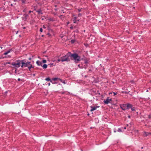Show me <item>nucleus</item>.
<instances>
[{"instance_id":"f257e3e1","label":"nucleus","mask_w":151,"mask_h":151,"mask_svg":"<svg viewBox=\"0 0 151 151\" xmlns=\"http://www.w3.org/2000/svg\"><path fill=\"white\" fill-rule=\"evenodd\" d=\"M70 59L71 60H74L76 63H78V62L81 60V56H79L77 53H71L70 52H68L64 56H62L61 57V61L62 62L64 61H67L68 62L70 61Z\"/></svg>"},{"instance_id":"f03ea898","label":"nucleus","mask_w":151,"mask_h":151,"mask_svg":"<svg viewBox=\"0 0 151 151\" xmlns=\"http://www.w3.org/2000/svg\"><path fill=\"white\" fill-rule=\"evenodd\" d=\"M21 64V60H17L15 62H13L11 64L14 66V67L17 68L20 67Z\"/></svg>"},{"instance_id":"7ed1b4c3","label":"nucleus","mask_w":151,"mask_h":151,"mask_svg":"<svg viewBox=\"0 0 151 151\" xmlns=\"http://www.w3.org/2000/svg\"><path fill=\"white\" fill-rule=\"evenodd\" d=\"M21 67L22 68L26 67L28 66L27 64L26 63V60L25 59L21 60Z\"/></svg>"},{"instance_id":"20e7f679","label":"nucleus","mask_w":151,"mask_h":151,"mask_svg":"<svg viewBox=\"0 0 151 151\" xmlns=\"http://www.w3.org/2000/svg\"><path fill=\"white\" fill-rule=\"evenodd\" d=\"M126 104H121L119 106L122 110L125 111L126 109Z\"/></svg>"},{"instance_id":"39448f33","label":"nucleus","mask_w":151,"mask_h":151,"mask_svg":"<svg viewBox=\"0 0 151 151\" xmlns=\"http://www.w3.org/2000/svg\"><path fill=\"white\" fill-rule=\"evenodd\" d=\"M36 12L37 13L38 15L42 14H43V12L41 8L38 9Z\"/></svg>"},{"instance_id":"423d86ee","label":"nucleus","mask_w":151,"mask_h":151,"mask_svg":"<svg viewBox=\"0 0 151 151\" xmlns=\"http://www.w3.org/2000/svg\"><path fill=\"white\" fill-rule=\"evenodd\" d=\"M90 107L91 108L90 110V111L91 112L93 111L94 110H95L96 109V108L98 107H99V106H98L93 107L92 106H91Z\"/></svg>"},{"instance_id":"0eeeda50","label":"nucleus","mask_w":151,"mask_h":151,"mask_svg":"<svg viewBox=\"0 0 151 151\" xmlns=\"http://www.w3.org/2000/svg\"><path fill=\"white\" fill-rule=\"evenodd\" d=\"M126 109H131L132 107V105L129 104L127 103L126 104Z\"/></svg>"},{"instance_id":"6e6552de","label":"nucleus","mask_w":151,"mask_h":151,"mask_svg":"<svg viewBox=\"0 0 151 151\" xmlns=\"http://www.w3.org/2000/svg\"><path fill=\"white\" fill-rule=\"evenodd\" d=\"M109 97H107L106 99L104 101V102L105 104H108L109 103Z\"/></svg>"},{"instance_id":"1a4fd4ad","label":"nucleus","mask_w":151,"mask_h":151,"mask_svg":"<svg viewBox=\"0 0 151 151\" xmlns=\"http://www.w3.org/2000/svg\"><path fill=\"white\" fill-rule=\"evenodd\" d=\"M36 64L38 66H42V62L40 61L39 60H37L36 61Z\"/></svg>"},{"instance_id":"9d476101","label":"nucleus","mask_w":151,"mask_h":151,"mask_svg":"<svg viewBox=\"0 0 151 151\" xmlns=\"http://www.w3.org/2000/svg\"><path fill=\"white\" fill-rule=\"evenodd\" d=\"M12 49H9L7 51L5 52L4 53V55H7L8 53H9L11 51H12Z\"/></svg>"},{"instance_id":"9b49d317","label":"nucleus","mask_w":151,"mask_h":151,"mask_svg":"<svg viewBox=\"0 0 151 151\" xmlns=\"http://www.w3.org/2000/svg\"><path fill=\"white\" fill-rule=\"evenodd\" d=\"M143 135L144 137H147L148 136V132L145 131H144L143 132Z\"/></svg>"},{"instance_id":"f8f14e48","label":"nucleus","mask_w":151,"mask_h":151,"mask_svg":"<svg viewBox=\"0 0 151 151\" xmlns=\"http://www.w3.org/2000/svg\"><path fill=\"white\" fill-rule=\"evenodd\" d=\"M33 10L35 11L36 12L38 10V6L37 5L33 6Z\"/></svg>"},{"instance_id":"ddd939ff","label":"nucleus","mask_w":151,"mask_h":151,"mask_svg":"<svg viewBox=\"0 0 151 151\" xmlns=\"http://www.w3.org/2000/svg\"><path fill=\"white\" fill-rule=\"evenodd\" d=\"M48 20V21H49V22H50V21L53 22V21H55V19L54 17H52V18H49Z\"/></svg>"},{"instance_id":"4468645a","label":"nucleus","mask_w":151,"mask_h":151,"mask_svg":"<svg viewBox=\"0 0 151 151\" xmlns=\"http://www.w3.org/2000/svg\"><path fill=\"white\" fill-rule=\"evenodd\" d=\"M42 67L43 69H45L47 68V65L44 64L43 65H42Z\"/></svg>"},{"instance_id":"2eb2a0df","label":"nucleus","mask_w":151,"mask_h":151,"mask_svg":"<svg viewBox=\"0 0 151 151\" xmlns=\"http://www.w3.org/2000/svg\"><path fill=\"white\" fill-rule=\"evenodd\" d=\"M27 67L29 69V71L31 70V68H34V67H33L32 64L30 65L29 66H28Z\"/></svg>"},{"instance_id":"dca6fc26","label":"nucleus","mask_w":151,"mask_h":151,"mask_svg":"<svg viewBox=\"0 0 151 151\" xmlns=\"http://www.w3.org/2000/svg\"><path fill=\"white\" fill-rule=\"evenodd\" d=\"M59 81H60L61 82L63 83L64 84H65L66 83L65 82V81L63 80H62L60 78L59 79Z\"/></svg>"},{"instance_id":"f3484780","label":"nucleus","mask_w":151,"mask_h":151,"mask_svg":"<svg viewBox=\"0 0 151 151\" xmlns=\"http://www.w3.org/2000/svg\"><path fill=\"white\" fill-rule=\"evenodd\" d=\"M60 78H53L52 79V80H53L54 81H57V80H59V79Z\"/></svg>"},{"instance_id":"a211bd4d","label":"nucleus","mask_w":151,"mask_h":151,"mask_svg":"<svg viewBox=\"0 0 151 151\" xmlns=\"http://www.w3.org/2000/svg\"><path fill=\"white\" fill-rule=\"evenodd\" d=\"M131 110L132 111H135V107H133V105L132 106V107L131 108Z\"/></svg>"},{"instance_id":"6ab92c4d","label":"nucleus","mask_w":151,"mask_h":151,"mask_svg":"<svg viewBox=\"0 0 151 151\" xmlns=\"http://www.w3.org/2000/svg\"><path fill=\"white\" fill-rule=\"evenodd\" d=\"M76 40L75 39H73L71 40L70 42L71 44H73L75 42Z\"/></svg>"},{"instance_id":"aec40b11","label":"nucleus","mask_w":151,"mask_h":151,"mask_svg":"<svg viewBox=\"0 0 151 151\" xmlns=\"http://www.w3.org/2000/svg\"><path fill=\"white\" fill-rule=\"evenodd\" d=\"M47 29L49 30V32H52L53 29H52L50 28V27L48 26L47 28Z\"/></svg>"},{"instance_id":"412c9836","label":"nucleus","mask_w":151,"mask_h":151,"mask_svg":"<svg viewBox=\"0 0 151 151\" xmlns=\"http://www.w3.org/2000/svg\"><path fill=\"white\" fill-rule=\"evenodd\" d=\"M50 78L49 77H48L45 78V80L47 81H50Z\"/></svg>"},{"instance_id":"4be33fe9","label":"nucleus","mask_w":151,"mask_h":151,"mask_svg":"<svg viewBox=\"0 0 151 151\" xmlns=\"http://www.w3.org/2000/svg\"><path fill=\"white\" fill-rule=\"evenodd\" d=\"M20 1L23 4H25V3L26 0H20Z\"/></svg>"},{"instance_id":"5701e85b","label":"nucleus","mask_w":151,"mask_h":151,"mask_svg":"<svg viewBox=\"0 0 151 151\" xmlns=\"http://www.w3.org/2000/svg\"><path fill=\"white\" fill-rule=\"evenodd\" d=\"M42 63H45L47 62V61L46 60L44 59L42 60Z\"/></svg>"},{"instance_id":"b1692460","label":"nucleus","mask_w":151,"mask_h":151,"mask_svg":"<svg viewBox=\"0 0 151 151\" xmlns=\"http://www.w3.org/2000/svg\"><path fill=\"white\" fill-rule=\"evenodd\" d=\"M91 92L95 93L96 92V89H91Z\"/></svg>"},{"instance_id":"393cba45","label":"nucleus","mask_w":151,"mask_h":151,"mask_svg":"<svg viewBox=\"0 0 151 151\" xmlns=\"http://www.w3.org/2000/svg\"><path fill=\"white\" fill-rule=\"evenodd\" d=\"M47 35H48V37H52V35H51L49 33H48L47 34Z\"/></svg>"},{"instance_id":"a878e982","label":"nucleus","mask_w":151,"mask_h":151,"mask_svg":"<svg viewBox=\"0 0 151 151\" xmlns=\"http://www.w3.org/2000/svg\"><path fill=\"white\" fill-rule=\"evenodd\" d=\"M129 92H130V91H129V92H127V91H123L122 93H125L126 94H128Z\"/></svg>"},{"instance_id":"bb28decb","label":"nucleus","mask_w":151,"mask_h":151,"mask_svg":"<svg viewBox=\"0 0 151 151\" xmlns=\"http://www.w3.org/2000/svg\"><path fill=\"white\" fill-rule=\"evenodd\" d=\"M66 91H63V92H59V93H61V94H64V93H65L66 92Z\"/></svg>"},{"instance_id":"cd10ccee","label":"nucleus","mask_w":151,"mask_h":151,"mask_svg":"<svg viewBox=\"0 0 151 151\" xmlns=\"http://www.w3.org/2000/svg\"><path fill=\"white\" fill-rule=\"evenodd\" d=\"M26 63L27 64V65L28 66V65H31V64H30V63H31L30 62H28V61L26 62Z\"/></svg>"},{"instance_id":"c85d7f7f","label":"nucleus","mask_w":151,"mask_h":151,"mask_svg":"<svg viewBox=\"0 0 151 151\" xmlns=\"http://www.w3.org/2000/svg\"><path fill=\"white\" fill-rule=\"evenodd\" d=\"M73 21L74 23H77V19H73Z\"/></svg>"},{"instance_id":"c756f323","label":"nucleus","mask_w":151,"mask_h":151,"mask_svg":"<svg viewBox=\"0 0 151 151\" xmlns=\"http://www.w3.org/2000/svg\"><path fill=\"white\" fill-rule=\"evenodd\" d=\"M117 131L119 132H122V130L121 128H119L117 130Z\"/></svg>"},{"instance_id":"7c9ffc66","label":"nucleus","mask_w":151,"mask_h":151,"mask_svg":"<svg viewBox=\"0 0 151 151\" xmlns=\"http://www.w3.org/2000/svg\"><path fill=\"white\" fill-rule=\"evenodd\" d=\"M48 65H50V67H51V66H52V65L55 66V65H53V63H50L49 64H48Z\"/></svg>"},{"instance_id":"2f4dec72","label":"nucleus","mask_w":151,"mask_h":151,"mask_svg":"<svg viewBox=\"0 0 151 151\" xmlns=\"http://www.w3.org/2000/svg\"><path fill=\"white\" fill-rule=\"evenodd\" d=\"M130 82L132 83H134V82L133 80H131L130 81Z\"/></svg>"},{"instance_id":"473e14b6","label":"nucleus","mask_w":151,"mask_h":151,"mask_svg":"<svg viewBox=\"0 0 151 151\" xmlns=\"http://www.w3.org/2000/svg\"><path fill=\"white\" fill-rule=\"evenodd\" d=\"M148 118L149 119H151V114H150L148 115Z\"/></svg>"},{"instance_id":"72a5a7b5","label":"nucleus","mask_w":151,"mask_h":151,"mask_svg":"<svg viewBox=\"0 0 151 151\" xmlns=\"http://www.w3.org/2000/svg\"><path fill=\"white\" fill-rule=\"evenodd\" d=\"M5 58H6V57H3L2 56H0V59H3Z\"/></svg>"},{"instance_id":"f704fd0d","label":"nucleus","mask_w":151,"mask_h":151,"mask_svg":"<svg viewBox=\"0 0 151 151\" xmlns=\"http://www.w3.org/2000/svg\"><path fill=\"white\" fill-rule=\"evenodd\" d=\"M40 31L41 32H42L43 31V29L41 28L40 29Z\"/></svg>"},{"instance_id":"c9c22d12","label":"nucleus","mask_w":151,"mask_h":151,"mask_svg":"<svg viewBox=\"0 0 151 151\" xmlns=\"http://www.w3.org/2000/svg\"><path fill=\"white\" fill-rule=\"evenodd\" d=\"M78 17H81L82 16V14L81 13H79L78 14Z\"/></svg>"},{"instance_id":"e433bc0d","label":"nucleus","mask_w":151,"mask_h":151,"mask_svg":"<svg viewBox=\"0 0 151 151\" xmlns=\"http://www.w3.org/2000/svg\"><path fill=\"white\" fill-rule=\"evenodd\" d=\"M113 93H114V96L116 95L117 94V92L115 93V92H113Z\"/></svg>"},{"instance_id":"4c0bfd02","label":"nucleus","mask_w":151,"mask_h":151,"mask_svg":"<svg viewBox=\"0 0 151 151\" xmlns=\"http://www.w3.org/2000/svg\"><path fill=\"white\" fill-rule=\"evenodd\" d=\"M24 15L25 16V17H28L29 16V15L28 14H24Z\"/></svg>"},{"instance_id":"58836bf2","label":"nucleus","mask_w":151,"mask_h":151,"mask_svg":"<svg viewBox=\"0 0 151 151\" xmlns=\"http://www.w3.org/2000/svg\"><path fill=\"white\" fill-rule=\"evenodd\" d=\"M82 9V8H81V9H78V12H80L81 11V9Z\"/></svg>"},{"instance_id":"ea45409f","label":"nucleus","mask_w":151,"mask_h":151,"mask_svg":"<svg viewBox=\"0 0 151 151\" xmlns=\"http://www.w3.org/2000/svg\"><path fill=\"white\" fill-rule=\"evenodd\" d=\"M92 72V70L91 69H90L89 70V71H88V72H89L90 73H91Z\"/></svg>"},{"instance_id":"a19ab883","label":"nucleus","mask_w":151,"mask_h":151,"mask_svg":"<svg viewBox=\"0 0 151 151\" xmlns=\"http://www.w3.org/2000/svg\"><path fill=\"white\" fill-rule=\"evenodd\" d=\"M33 12V11H31L29 10V11H28V13L29 14H30L31 12Z\"/></svg>"},{"instance_id":"79ce46f5","label":"nucleus","mask_w":151,"mask_h":151,"mask_svg":"<svg viewBox=\"0 0 151 151\" xmlns=\"http://www.w3.org/2000/svg\"><path fill=\"white\" fill-rule=\"evenodd\" d=\"M60 61H61V59L60 60V59H58V60H57V63H58L59 62H60Z\"/></svg>"},{"instance_id":"37998d69","label":"nucleus","mask_w":151,"mask_h":151,"mask_svg":"<svg viewBox=\"0 0 151 151\" xmlns=\"http://www.w3.org/2000/svg\"><path fill=\"white\" fill-rule=\"evenodd\" d=\"M75 32L77 33H78L79 32V31L77 29L76 31H75Z\"/></svg>"},{"instance_id":"c03bdc74","label":"nucleus","mask_w":151,"mask_h":151,"mask_svg":"<svg viewBox=\"0 0 151 151\" xmlns=\"http://www.w3.org/2000/svg\"><path fill=\"white\" fill-rule=\"evenodd\" d=\"M80 64H79V65H78V66H79L80 67V68H82L83 67L82 66H80Z\"/></svg>"},{"instance_id":"a18cd8bd","label":"nucleus","mask_w":151,"mask_h":151,"mask_svg":"<svg viewBox=\"0 0 151 151\" xmlns=\"http://www.w3.org/2000/svg\"><path fill=\"white\" fill-rule=\"evenodd\" d=\"M43 28L44 29H46V27L44 25H43Z\"/></svg>"},{"instance_id":"49530a36","label":"nucleus","mask_w":151,"mask_h":151,"mask_svg":"<svg viewBox=\"0 0 151 151\" xmlns=\"http://www.w3.org/2000/svg\"><path fill=\"white\" fill-rule=\"evenodd\" d=\"M77 18V17H75L73 18V19H76Z\"/></svg>"},{"instance_id":"de8ad7c7","label":"nucleus","mask_w":151,"mask_h":151,"mask_svg":"<svg viewBox=\"0 0 151 151\" xmlns=\"http://www.w3.org/2000/svg\"><path fill=\"white\" fill-rule=\"evenodd\" d=\"M11 63L10 62H6V64H10Z\"/></svg>"},{"instance_id":"09e8293b","label":"nucleus","mask_w":151,"mask_h":151,"mask_svg":"<svg viewBox=\"0 0 151 151\" xmlns=\"http://www.w3.org/2000/svg\"><path fill=\"white\" fill-rule=\"evenodd\" d=\"M88 63V61L87 60H86L85 61L84 63L85 64L87 63Z\"/></svg>"},{"instance_id":"8fccbe9b","label":"nucleus","mask_w":151,"mask_h":151,"mask_svg":"<svg viewBox=\"0 0 151 151\" xmlns=\"http://www.w3.org/2000/svg\"><path fill=\"white\" fill-rule=\"evenodd\" d=\"M63 16V15H61L60 16H59V17L60 18H61V17Z\"/></svg>"},{"instance_id":"3c124183","label":"nucleus","mask_w":151,"mask_h":151,"mask_svg":"<svg viewBox=\"0 0 151 151\" xmlns=\"http://www.w3.org/2000/svg\"><path fill=\"white\" fill-rule=\"evenodd\" d=\"M52 80H51L50 79V82H51L52 83H53V84L55 83H53V82H52Z\"/></svg>"},{"instance_id":"603ef678","label":"nucleus","mask_w":151,"mask_h":151,"mask_svg":"<svg viewBox=\"0 0 151 151\" xmlns=\"http://www.w3.org/2000/svg\"><path fill=\"white\" fill-rule=\"evenodd\" d=\"M148 135H151V132H148Z\"/></svg>"},{"instance_id":"864d4df0","label":"nucleus","mask_w":151,"mask_h":151,"mask_svg":"<svg viewBox=\"0 0 151 151\" xmlns=\"http://www.w3.org/2000/svg\"><path fill=\"white\" fill-rule=\"evenodd\" d=\"M70 28L71 29H73V26H71L70 27Z\"/></svg>"},{"instance_id":"5fc2aeb1","label":"nucleus","mask_w":151,"mask_h":151,"mask_svg":"<svg viewBox=\"0 0 151 151\" xmlns=\"http://www.w3.org/2000/svg\"><path fill=\"white\" fill-rule=\"evenodd\" d=\"M26 11V9H24L23 11V12H25Z\"/></svg>"},{"instance_id":"6e6d98bb","label":"nucleus","mask_w":151,"mask_h":151,"mask_svg":"<svg viewBox=\"0 0 151 151\" xmlns=\"http://www.w3.org/2000/svg\"><path fill=\"white\" fill-rule=\"evenodd\" d=\"M18 81H21V79L19 78H18Z\"/></svg>"},{"instance_id":"4d7b16f0","label":"nucleus","mask_w":151,"mask_h":151,"mask_svg":"<svg viewBox=\"0 0 151 151\" xmlns=\"http://www.w3.org/2000/svg\"><path fill=\"white\" fill-rule=\"evenodd\" d=\"M109 101L110 102V101H112V99H109Z\"/></svg>"},{"instance_id":"13d9d810","label":"nucleus","mask_w":151,"mask_h":151,"mask_svg":"<svg viewBox=\"0 0 151 151\" xmlns=\"http://www.w3.org/2000/svg\"><path fill=\"white\" fill-rule=\"evenodd\" d=\"M129 126V125L128 124H127L126 125V127H128Z\"/></svg>"},{"instance_id":"bf43d9fd","label":"nucleus","mask_w":151,"mask_h":151,"mask_svg":"<svg viewBox=\"0 0 151 151\" xmlns=\"http://www.w3.org/2000/svg\"><path fill=\"white\" fill-rule=\"evenodd\" d=\"M18 32H19L18 31H17V32H16V34H17L18 33Z\"/></svg>"},{"instance_id":"052dcab7","label":"nucleus","mask_w":151,"mask_h":151,"mask_svg":"<svg viewBox=\"0 0 151 151\" xmlns=\"http://www.w3.org/2000/svg\"><path fill=\"white\" fill-rule=\"evenodd\" d=\"M19 37H22V36L21 35H19Z\"/></svg>"},{"instance_id":"680f3d73","label":"nucleus","mask_w":151,"mask_h":151,"mask_svg":"<svg viewBox=\"0 0 151 151\" xmlns=\"http://www.w3.org/2000/svg\"><path fill=\"white\" fill-rule=\"evenodd\" d=\"M31 58L30 57V58H29V60H31Z\"/></svg>"},{"instance_id":"e2e57ef3","label":"nucleus","mask_w":151,"mask_h":151,"mask_svg":"<svg viewBox=\"0 0 151 151\" xmlns=\"http://www.w3.org/2000/svg\"><path fill=\"white\" fill-rule=\"evenodd\" d=\"M48 86H50V83H48Z\"/></svg>"},{"instance_id":"0e129e2a","label":"nucleus","mask_w":151,"mask_h":151,"mask_svg":"<svg viewBox=\"0 0 151 151\" xmlns=\"http://www.w3.org/2000/svg\"><path fill=\"white\" fill-rule=\"evenodd\" d=\"M69 24V22H67V24Z\"/></svg>"},{"instance_id":"69168bd1","label":"nucleus","mask_w":151,"mask_h":151,"mask_svg":"<svg viewBox=\"0 0 151 151\" xmlns=\"http://www.w3.org/2000/svg\"><path fill=\"white\" fill-rule=\"evenodd\" d=\"M77 22H78L79 21V19H78L77 20Z\"/></svg>"},{"instance_id":"338daca9","label":"nucleus","mask_w":151,"mask_h":151,"mask_svg":"<svg viewBox=\"0 0 151 151\" xmlns=\"http://www.w3.org/2000/svg\"><path fill=\"white\" fill-rule=\"evenodd\" d=\"M24 79H22L21 80V81L23 82L24 81L23 80Z\"/></svg>"},{"instance_id":"774afa93","label":"nucleus","mask_w":151,"mask_h":151,"mask_svg":"<svg viewBox=\"0 0 151 151\" xmlns=\"http://www.w3.org/2000/svg\"><path fill=\"white\" fill-rule=\"evenodd\" d=\"M126 127H125L124 128V129H126Z\"/></svg>"}]
</instances>
